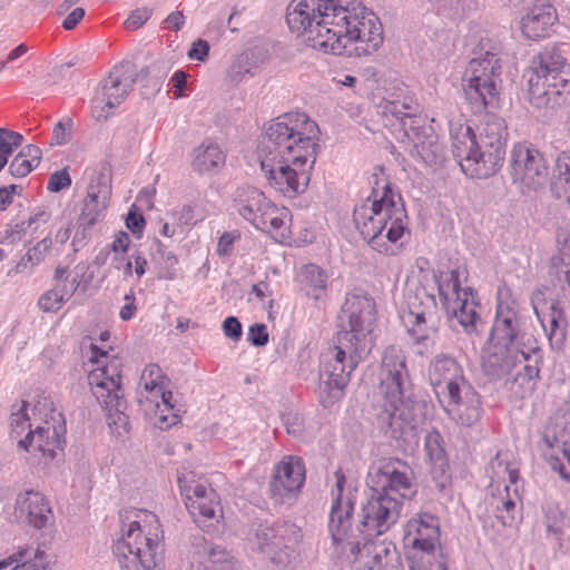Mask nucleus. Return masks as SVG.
<instances>
[{
  "label": "nucleus",
  "instance_id": "43",
  "mask_svg": "<svg viewBox=\"0 0 570 570\" xmlns=\"http://www.w3.org/2000/svg\"><path fill=\"white\" fill-rule=\"evenodd\" d=\"M494 513L503 527H512L515 522L517 503L512 499H501L495 505Z\"/></svg>",
  "mask_w": 570,
  "mask_h": 570
},
{
  "label": "nucleus",
  "instance_id": "55",
  "mask_svg": "<svg viewBox=\"0 0 570 570\" xmlns=\"http://www.w3.org/2000/svg\"><path fill=\"white\" fill-rule=\"evenodd\" d=\"M154 245L156 252L161 256L166 264L167 272L164 277L166 279H173L175 277V273L170 272V269H173L178 263L176 255H174L171 252H166L164 249V245L159 240H155Z\"/></svg>",
  "mask_w": 570,
  "mask_h": 570
},
{
  "label": "nucleus",
  "instance_id": "45",
  "mask_svg": "<svg viewBox=\"0 0 570 570\" xmlns=\"http://www.w3.org/2000/svg\"><path fill=\"white\" fill-rule=\"evenodd\" d=\"M27 405L28 403L23 401L21 409L11 414V434L14 436H20L26 428H30L29 417L27 414Z\"/></svg>",
  "mask_w": 570,
  "mask_h": 570
},
{
  "label": "nucleus",
  "instance_id": "58",
  "mask_svg": "<svg viewBox=\"0 0 570 570\" xmlns=\"http://www.w3.org/2000/svg\"><path fill=\"white\" fill-rule=\"evenodd\" d=\"M209 55V45L206 40L198 39L188 51V57L194 60L205 61Z\"/></svg>",
  "mask_w": 570,
  "mask_h": 570
},
{
  "label": "nucleus",
  "instance_id": "56",
  "mask_svg": "<svg viewBox=\"0 0 570 570\" xmlns=\"http://www.w3.org/2000/svg\"><path fill=\"white\" fill-rule=\"evenodd\" d=\"M223 331L225 336L234 342L239 341L243 335L242 324L235 316H228L225 318L223 322Z\"/></svg>",
  "mask_w": 570,
  "mask_h": 570
},
{
  "label": "nucleus",
  "instance_id": "44",
  "mask_svg": "<svg viewBox=\"0 0 570 570\" xmlns=\"http://www.w3.org/2000/svg\"><path fill=\"white\" fill-rule=\"evenodd\" d=\"M71 128H72L71 118H66L65 120L57 122L52 130L50 145L51 146H62V145L68 144L71 138Z\"/></svg>",
  "mask_w": 570,
  "mask_h": 570
},
{
  "label": "nucleus",
  "instance_id": "12",
  "mask_svg": "<svg viewBox=\"0 0 570 570\" xmlns=\"http://www.w3.org/2000/svg\"><path fill=\"white\" fill-rule=\"evenodd\" d=\"M412 98L387 100L384 105V115H391L400 121L404 136L413 142L415 153L430 166L439 165L444 160V148L433 127L426 125L422 117L412 115Z\"/></svg>",
  "mask_w": 570,
  "mask_h": 570
},
{
  "label": "nucleus",
  "instance_id": "6",
  "mask_svg": "<svg viewBox=\"0 0 570 570\" xmlns=\"http://www.w3.org/2000/svg\"><path fill=\"white\" fill-rule=\"evenodd\" d=\"M489 341L514 350H523L524 355L528 356L525 365L513 376V383L523 385L539 379L542 351L535 337L527 331L525 320L514 307L502 302L498 303Z\"/></svg>",
  "mask_w": 570,
  "mask_h": 570
},
{
  "label": "nucleus",
  "instance_id": "49",
  "mask_svg": "<svg viewBox=\"0 0 570 570\" xmlns=\"http://www.w3.org/2000/svg\"><path fill=\"white\" fill-rule=\"evenodd\" d=\"M247 341L257 347L265 346L268 343L267 327L263 323L253 324L247 333Z\"/></svg>",
  "mask_w": 570,
  "mask_h": 570
},
{
  "label": "nucleus",
  "instance_id": "61",
  "mask_svg": "<svg viewBox=\"0 0 570 570\" xmlns=\"http://www.w3.org/2000/svg\"><path fill=\"white\" fill-rule=\"evenodd\" d=\"M85 17V9L81 7L75 8L62 21L65 30H72Z\"/></svg>",
  "mask_w": 570,
  "mask_h": 570
},
{
  "label": "nucleus",
  "instance_id": "16",
  "mask_svg": "<svg viewBox=\"0 0 570 570\" xmlns=\"http://www.w3.org/2000/svg\"><path fill=\"white\" fill-rule=\"evenodd\" d=\"M412 480L413 471L405 461L384 458L371 465L366 483L376 493L399 494L400 499H411L416 492Z\"/></svg>",
  "mask_w": 570,
  "mask_h": 570
},
{
  "label": "nucleus",
  "instance_id": "23",
  "mask_svg": "<svg viewBox=\"0 0 570 570\" xmlns=\"http://www.w3.org/2000/svg\"><path fill=\"white\" fill-rule=\"evenodd\" d=\"M440 539L439 520L431 513H419L404 529V543L428 554L434 552Z\"/></svg>",
  "mask_w": 570,
  "mask_h": 570
},
{
  "label": "nucleus",
  "instance_id": "25",
  "mask_svg": "<svg viewBox=\"0 0 570 570\" xmlns=\"http://www.w3.org/2000/svg\"><path fill=\"white\" fill-rule=\"evenodd\" d=\"M135 83L132 62L124 61L115 66L101 83V95L106 107L119 106L132 90Z\"/></svg>",
  "mask_w": 570,
  "mask_h": 570
},
{
  "label": "nucleus",
  "instance_id": "39",
  "mask_svg": "<svg viewBox=\"0 0 570 570\" xmlns=\"http://www.w3.org/2000/svg\"><path fill=\"white\" fill-rule=\"evenodd\" d=\"M194 566H200L208 570H233L229 553L218 546H212L203 560H197Z\"/></svg>",
  "mask_w": 570,
  "mask_h": 570
},
{
  "label": "nucleus",
  "instance_id": "54",
  "mask_svg": "<svg viewBox=\"0 0 570 570\" xmlns=\"http://www.w3.org/2000/svg\"><path fill=\"white\" fill-rule=\"evenodd\" d=\"M142 377L148 379V381H146V383H145L146 390L154 391L157 387L160 389L164 375L158 365L151 364L145 368Z\"/></svg>",
  "mask_w": 570,
  "mask_h": 570
},
{
  "label": "nucleus",
  "instance_id": "29",
  "mask_svg": "<svg viewBox=\"0 0 570 570\" xmlns=\"http://www.w3.org/2000/svg\"><path fill=\"white\" fill-rule=\"evenodd\" d=\"M425 451L431 461V473L436 488L443 491L450 481L449 462L443 448V438L438 431L428 432L425 435Z\"/></svg>",
  "mask_w": 570,
  "mask_h": 570
},
{
  "label": "nucleus",
  "instance_id": "34",
  "mask_svg": "<svg viewBox=\"0 0 570 570\" xmlns=\"http://www.w3.org/2000/svg\"><path fill=\"white\" fill-rule=\"evenodd\" d=\"M193 168L198 174H206L217 170L225 163V155L217 144H205L193 151Z\"/></svg>",
  "mask_w": 570,
  "mask_h": 570
},
{
  "label": "nucleus",
  "instance_id": "50",
  "mask_svg": "<svg viewBox=\"0 0 570 570\" xmlns=\"http://www.w3.org/2000/svg\"><path fill=\"white\" fill-rule=\"evenodd\" d=\"M36 166L29 159L16 155L9 165V173L16 178L26 177Z\"/></svg>",
  "mask_w": 570,
  "mask_h": 570
},
{
  "label": "nucleus",
  "instance_id": "38",
  "mask_svg": "<svg viewBox=\"0 0 570 570\" xmlns=\"http://www.w3.org/2000/svg\"><path fill=\"white\" fill-rule=\"evenodd\" d=\"M549 325L543 324L552 350H561L566 341V318L563 311L554 303L550 306Z\"/></svg>",
  "mask_w": 570,
  "mask_h": 570
},
{
  "label": "nucleus",
  "instance_id": "10",
  "mask_svg": "<svg viewBox=\"0 0 570 570\" xmlns=\"http://www.w3.org/2000/svg\"><path fill=\"white\" fill-rule=\"evenodd\" d=\"M367 353L344 347L336 342L334 347L321 354L317 395L324 407H331L344 395L350 375Z\"/></svg>",
  "mask_w": 570,
  "mask_h": 570
},
{
  "label": "nucleus",
  "instance_id": "5",
  "mask_svg": "<svg viewBox=\"0 0 570 570\" xmlns=\"http://www.w3.org/2000/svg\"><path fill=\"white\" fill-rule=\"evenodd\" d=\"M353 218L361 236L374 250L389 256L396 254L392 244L406 230L403 223L406 212L401 195L390 184L383 186V194L371 205L356 207Z\"/></svg>",
  "mask_w": 570,
  "mask_h": 570
},
{
  "label": "nucleus",
  "instance_id": "37",
  "mask_svg": "<svg viewBox=\"0 0 570 570\" xmlns=\"http://www.w3.org/2000/svg\"><path fill=\"white\" fill-rule=\"evenodd\" d=\"M110 403L100 404L106 411L107 422L110 429L118 435L129 432V416L126 414L127 402L124 395L114 394Z\"/></svg>",
  "mask_w": 570,
  "mask_h": 570
},
{
  "label": "nucleus",
  "instance_id": "59",
  "mask_svg": "<svg viewBox=\"0 0 570 570\" xmlns=\"http://www.w3.org/2000/svg\"><path fill=\"white\" fill-rule=\"evenodd\" d=\"M190 544L191 548L194 549V553L198 556V560H203L207 556L210 547L213 546L208 543V541L202 534H194L190 539Z\"/></svg>",
  "mask_w": 570,
  "mask_h": 570
},
{
  "label": "nucleus",
  "instance_id": "14",
  "mask_svg": "<svg viewBox=\"0 0 570 570\" xmlns=\"http://www.w3.org/2000/svg\"><path fill=\"white\" fill-rule=\"evenodd\" d=\"M255 544L272 563L285 567L302 539L301 529L289 521L259 522L255 529Z\"/></svg>",
  "mask_w": 570,
  "mask_h": 570
},
{
  "label": "nucleus",
  "instance_id": "4",
  "mask_svg": "<svg viewBox=\"0 0 570 570\" xmlns=\"http://www.w3.org/2000/svg\"><path fill=\"white\" fill-rule=\"evenodd\" d=\"M507 126L503 118L487 111L478 136L469 125L451 128L452 154L462 171L471 178H489L502 167Z\"/></svg>",
  "mask_w": 570,
  "mask_h": 570
},
{
  "label": "nucleus",
  "instance_id": "24",
  "mask_svg": "<svg viewBox=\"0 0 570 570\" xmlns=\"http://www.w3.org/2000/svg\"><path fill=\"white\" fill-rule=\"evenodd\" d=\"M110 195V177L102 171L96 174L89 183L87 199L85 200L77 224L85 227H92L106 209Z\"/></svg>",
  "mask_w": 570,
  "mask_h": 570
},
{
  "label": "nucleus",
  "instance_id": "35",
  "mask_svg": "<svg viewBox=\"0 0 570 570\" xmlns=\"http://www.w3.org/2000/svg\"><path fill=\"white\" fill-rule=\"evenodd\" d=\"M298 282L308 297L318 299L326 289L327 274L320 266L307 264L302 267Z\"/></svg>",
  "mask_w": 570,
  "mask_h": 570
},
{
  "label": "nucleus",
  "instance_id": "17",
  "mask_svg": "<svg viewBox=\"0 0 570 570\" xmlns=\"http://www.w3.org/2000/svg\"><path fill=\"white\" fill-rule=\"evenodd\" d=\"M181 494L185 497V505L197 525L206 532H212L215 522L222 517V507L216 500L214 489L202 483L193 485H180Z\"/></svg>",
  "mask_w": 570,
  "mask_h": 570
},
{
  "label": "nucleus",
  "instance_id": "63",
  "mask_svg": "<svg viewBox=\"0 0 570 570\" xmlns=\"http://www.w3.org/2000/svg\"><path fill=\"white\" fill-rule=\"evenodd\" d=\"M130 245V237L126 232H119L112 240L110 248L115 253H126Z\"/></svg>",
  "mask_w": 570,
  "mask_h": 570
},
{
  "label": "nucleus",
  "instance_id": "62",
  "mask_svg": "<svg viewBox=\"0 0 570 570\" xmlns=\"http://www.w3.org/2000/svg\"><path fill=\"white\" fill-rule=\"evenodd\" d=\"M22 158L29 159L35 166H38L41 160V149L36 145H27L18 153Z\"/></svg>",
  "mask_w": 570,
  "mask_h": 570
},
{
  "label": "nucleus",
  "instance_id": "36",
  "mask_svg": "<svg viewBox=\"0 0 570 570\" xmlns=\"http://www.w3.org/2000/svg\"><path fill=\"white\" fill-rule=\"evenodd\" d=\"M551 191L570 204V151L560 153L556 159Z\"/></svg>",
  "mask_w": 570,
  "mask_h": 570
},
{
  "label": "nucleus",
  "instance_id": "33",
  "mask_svg": "<svg viewBox=\"0 0 570 570\" xmlns=\"http://www.w3.org/2000/svg\"><path fill=\"white\" fill-rule=\"evenodd\" d=\"M419 316L440 314L436 298L430 293L425 286H416L414 291H410L406 296V308L402 316Z\"/></svg>",
  "mask_w": 570,
  "mask_h": 570
},
{
  "label": "nucleus",
  "instance_id": "31",
  "mask_svg": "<svg viewBox=\"0 0 570 570\" xmlns=\"http://www.w3.org/2000/svg\"><path fill=\"white\" fill-rule=\"evenodd\" d=\"M49 428L38 426L35 431L29 430L26 438L18 442V446L24 451H29L30 448H33L45 456L53 459L56 456L55 448H61V442H65V440H61L56 429H53L51 441L49 440Z\"/></svg>",
  "mask_w": 570,
  "mask_h": 570
},
{
  "label": "nucleus",
  "instance_id": "13",
  "mask_svg": "<svg viewBox=\"0 0 570 570\" xmlns=\"http://www.w3.org/2000/svg\"><path fill=\"white\" fill-rule=\"evenodd\" d=\"M235 204L239 215L255 228L273 237L285 236V208H278L263 191L253 186L236 191Z\"/></svg>",
  "mask_w": 570,
  "mask_h": 570
},
{
  "label": "nucleus",
  "instance_id": "64",
  "mask_svg": "<svg viewBox=\"0 0 570 570\" xmlns=\"http://www.w3.org/2000/svg\"><path fill=\"white\" fill-rule=\"evenodd\" d=\"M49 219V213L46 210H38L37 213L32 214L28 220H23L20 224L16 225V228L18 230H26L27 228L31 227L36 223H46Z\"/></svg>",
  "mask_w": 570,
  "mask_h": 570
},
{
  "label": "nucleus",
  "instance_id": "21",
  "mask_svg": "<svg viewBox=\"0 0 570 570\" xmlns=\"http://www.w3.org/2000/svg\"><path fill=\"white\" fill-rule=\"evenodd\" d=\"M305 481V465L302 459L282 461L269 482L272 498L277 503H284L286 499H293L301 490Z\"/></svg>",
  "mask_w": 570,
  "mask_h": 570
},
{
  "label": "nucleus",
  "instance_id": "11",
  "mask_svg": "<svg viewBox=\"0 0 570 570\" xmlns=\"http://www.w3.org/2000/svg\"><path fill=\"white\" fill-rule=\"evenodd\" d=\"M112 554L120 570H160L164 544L157 534H144L139 522L132 521L127 531L114 542Z\"/></svg>",
  "mask_w": 570,
  "mask_h": 570
},
{
  "label": "nucleus",
  "instance_id": "3",
  "mask_svg": "<svg viewBox=\"0 0 570 570\" xmlns=\"http://www.w3.org/2000/svg\"><path fill=\"white\" fill-rule=\"evenodd\" d=\"M380 391L385 400L379 414L381 428L399 446L413 451L420 442L423 406L413 393L406 356L399 346L390 345L382 354Z\"/></svg>",
  "mask_w": 570,
  "mask_h": 570
},
{
  "label": "nucleus",
  "instance_id": "22",
  "mask_svg": "<svg viewBox=\"0 0 570 570\" xmlns=\"http://www.w3.org/2000/svg\"><path fill=\"white\" fill-rule=\"evenodd\" d=\"M88 383L100 404H109L114 394L124 395L121 390V362L118 357L97 364L88 374Z\"/></svg>",
  "mask_w": 570,
  "mask_h": 570
},
{
  "label": "nucleus",
  "instance_id": "46",
  "mask_svg": "<svg viewBox=\"0 0 570 570\" xmlns=\"http://www.w3.org/2000/svg\"><path fill=\"white\" fill-rule=\"evenodd\" d=\"M239 238V230L223 233L217 243V255L220 257H229L234 250V243Z\"/></svg>",
  "mask_w": 570,
  "mask_h": 570
},
{
  "label": "nucleus",
  "instance_id": "48",
  "mask_svg": "<svg viewBox=\"0 0 570 570\" xmlns=\"http://www.w3.org/2000/svg\"><path fill=\"white\" fill-rule=\"evenodd\" d=\"M71 185V178L67 169L52 173L49 176L47 188L51 193H59Z\"/></svg>",
  "mask_w": 570,
  "mask_h": 570
},
{
  "label": "nucleus",
  "instance_id": "52",
  "mask_svg": "<svg viewBox=\"0 0 570 570\" xmlns=\"http://www.w3.org/2000/svg\"><path fill=\"white\" fill-rule=\"evenodd\" d=\"M41 243H39L33 248L29 249L26 255H23L20 261L16 265V272L22 273L24 269L29 267H33L35 265L39 264V262L42 259L41 252L39 250V246Z\"/></svg>",
  "mask_w": 570,
  "mask_h": 570
},
{
  "label": "nucleus",
  "instance_id": "9",
  "mask_svg": "<svg viewBox=\"0 0 570 570\" xmlns=\"http://www.w3.org/2000/svg\"><path fill=\"white\" fill-rule=\"evenodd\" d=\"M501 69L500 59L491 51L470 60L462 78V87L473 114H482L498 107Z\"/></svg>",
  "mask_w": 570,
  "mask_h": 570
},
{
  "label": "nucleus",
  "instance_id": "40",
  "mask_svg": "<svg viewBox=\"0 0 570 570\" xmlns=\"http://www.w3.org/2000/svg\"><path fill=\"white\" fill-rule=\"evenodd\" d=\"M454 317L463 326L466 333L476 332V323L480 321V316L472 304L464 299L459 309H454Z\"/></svg>",
  "mask_w": 570,
  "mask_h": 570
},
{
  "label": "nucleus",
  "instance_id": "20",
  "mask_svg": "<svg viewBox=\"0 0 570 570\" xmlns=\"http://www.w3.org/2000/svg\"><path fill=\"white\" fill-rule=\"evenodd\" d=\"M14 515L20 523L37 530L55 523V515L49 500L39 491L26 490L17 495Z\"/></svg>",
  "mask_w": 570,
  "mask_h": 570
},
{
  "label": "nucleus",
  "instance_id": "8",
  "mask_svg": "<svg viewBox=\"0 0 570 570\" xmlns=\"http://www.w3.org/2000/svg\"><path fill=\"white\" fill-rule=\"evenodd\" d=\"M375 321L376 306L370 295L347 294L338 315L337 343L368 354L374 345L372 333Z\"/></svg>",
  "mask_w": 570,
  "mask_h": 570
},
{
  "label": "nucleus",
  "instance_id": "27",
  "mask_svg": "<svg viewBox=\"0 0 570 570\" xmlns=\"http://www.w3.org/2000/svg\"><path fill=\"white\" fill-rule=\"evenodd\" d=\"M406 332L414 345L420 346L417 354L430 353L439 338L442 323L441 314H428L425 316H402Z\"/></svg>",
  "mask_w": 570,
  "mask_h": 570
},
{
  "label": "nucleus",
  "instance_id": "1",
  "mask_svg": "<svg viewBox=\"0 0 570 570\" xmlns=\"http://www.w3.org/2000/svg\"><path fill=\"white\" fill-rule=\"evenodd\" d=\"M286 22L309 47L333 55L368 56L384 39L376 14L354 0H292Z\"/></svg>",
  "mask_w": 570,
  "mask_h": 570
},
{
  "label": "nucleus",
  "instance_id": "28",
  "mask_svg": "<svg viewBox=\"0 0 570 570\" xmlns=\"http://www.w3.org/2000/svg\"><path fill=\"white\" fill-rule=\"evenodd\" d=\"M557 20V10L551 4H538L521 18V31L531 40L547 38L551 35Z\"/></svg>",
  "mask_w": 570,
  "mask_h": 570
},
{
  "label": "nucleus",
  "instance_id": "42",
  "mask_svg": "<svg viewBox=\"0 0 570 570\" xmlns=\"http://www.w3.org/2000/svg\"><path fill=\"white\" fill-rule=\"evenodd\" d=\"M22 140L21 134L7 128H0V155L9 158L21 146Z\"/></svg>",
  "mask_w": 570,
  "mask_h": 570
},
{
  "label": "nucleus",
  "instance_id": "7",
  "mask_svg": "<svg viewBox=\"0 0 570 570\" xmlns=\"http://www.w3.org/2000/svg\"><path fill=\"white\" fill-rule=\"evenodd\" d=\"M564 63L566 59L556 46L544 48L533 60L528 96L537 109H554L564 102L563 92L570 86L562 71Z\"/></svg>",
  "mask_w": 570,
  "mask_h": 570
},
{
  "label": "nucleus",
  "instance_id": "30",
  "mask_svg": "<svg viewBox=\"0 0 570 570\" xmlns=\"http://www.w3.org/2000/svg\"><path fill=\"white\" fill-rule=\"evenodd\" d=\"M49 556L39 547H21L10 557L0 561V570H46Z\"/></svg>",
  "mask_w": 570,
  "mask_h": 570
},
{
  "label": "nucleus",
  "instance_id": "18",
  "mask_svg": "<svg viewBox=\"0 0 570 570\" xmlns=\"http://www.w3.org/2000/svg\"><path fill=\"white\" fill-rule=\"evenodd\" d=\"M429 381L439 399L441 395L455 396L459 390V383L463 389H469V381L464 377L462 366L456 358L446 353L436 354L428 367Z\"/></svg>",
  "mask_w": 570,
  "mask_h": 570
},
{
  "label": "nucleus",
  "instance_id": "41",
  "mask_svg": "<svg viewBox=\"0 0 570 570\" xmlns=\"http://www.w3.org/2000/svg\"><path fill=\"white\" fill-rule=\"evenodd\" d=\"M174 216L179 226H194L206 218L205 209L196 204H187L180 210L175 212Z\"/></svg>",
  "mask_w": 570,
  "mask_h": 570
},
{
  "label": "nucleus",
  "instance_id": "60",
  "mask_svg": "<svg viewBox=\"0 0 570 570\" xmlns=\"http://www.w3.org/2000/svg\"><path fill=\"white\" fill-rule=\"evenodd\" d=\"M164 24L166 28L171 29L174 31H179L185 24V14L183 11H174L169 13L164 20Z\"/></svg>",
  "mask_w": 570,
  "mask_h": 570
},
{
  "label": "nucleus",
  "instance_id": "57",
  "mask_svg": "<svg viewBox=\"0 0 570 570\" xmlns=\"http://www.w3.org/2000/svg\"><path fill=\"white\" fill-rule=\"evenodd\" d=\"M146 225V220L141 213L135 206L130 208L126 217V226L132 234H141Z\"/></svg>",
  "mask_w": 570,
  "mask_h": 570
},
{
  "label": "nucleus",
  "instance_id": "53",
  "mask_svg": "<svg viewBox=\"0 0 570 570\" xmlns=\"http://www.w3.org/2000/svg\"><path fill=\"white\" fill-rule=\"evenodd\" d=\"M79 284L80 281L78 277H73L71 284H68V282L56 283L52 289L57 293V302H62L65 304L75 294Z\"/></svg>",
  "mask_w": 570,
  "mask_h": 570
},
{
  "label": "nucleus",
  "instance_id": "26",
  "mask_svg": "<svg viewBox=\"0 0 570 570\" xmlns=\"http://www.w3.org/2000/svg\"><path fill=\"white\" fill-rule=\"evenodd\" d=\"M469 389L470 392L463 389V384L459 383L455 396L441 395V397H448V413L463 426H472L478 423L483 412L479 393L470 383Z\"/></svg>",
  "mask_w": 570,
  "mask_h": 570
},
{
  "label": "nucleus",
  "instance_id": "32",
  "mask_svg": "<svg viewBox=\"0 0 570 570\" xmlns=\"http://www.w3.org/2000/svg\"><path fill=\"white\" fill-rule=\"evenodd\" d=\"M259 50L249 48L233 57L226 72V80L233 86L239 85L246 76L253 77L259 65Z\"/></svg>",
  "mask_w": 570,
  "mask_h": 570
},
{
  "label": "nucleus",
  "instance_id": "2",
  "mask_svg": "<svg viewBox=\"0 0 570 570\" xmlns=\"http://www.w3.org/2000/svg\"><path fill=\"white\" fill-rule=\"evenodd\" d=\"M317 124L304 112L274 119L258 146L261 169L271 187L287 197L303 194L320 150Z\"/></svg>",
  "mask_w": 570,
  "mask_h": 570
},
{
  "label": "nucleus",
  "instance_id": "47",
  "mask_svg": "<svg viewBox=\"0 0 570 570\" xmlns=\"http://www.w3.org/2000/svg\"><path fill=\"white\" fill-rule=\"evenodd\" d=\"M153 14V10L148 7L138 8L130 12L125 21V28L128 30H136L140 28Z\"/></svg>",
  "mask_w": 570,
  "mask_h": 570
},
{
  "label": "nucleus",
  "instance_id": "15",
  "mask_svg": "<svg viewBox=\"0 0 570 570\" xmlns=\"http://www.w3.org/2000/svg\"><path fill=\"white\" fill-rule=\"evenodd\" d=\"M509 175L512 184L525 194L544 186L549 166L543 154L533 144L518 142L510 151Z\"/></svg>",
  "mask_w": 570,
  "mask_h": 570
},
{
  "label": "nucleus",
  "instance_id": "51",
  "mask_svg": "<svg viewBox=\"0 0 570 570\" xmlns=\"http://www.w3.org/2000/svg\"><path fill=\"white\" fill-rule=\"evenodd\" d=\"M56 299L58 301L57 293L51 288L39 297L38 306L45 313H56L63 305L62 302H56Z\"/></svg>",
  "mask_w": 570,
  "mask_h": 570
},
{
  "label": "nucleus",
  "instance_id": "19",
  "mask_svg": "<svg viewBox=\"0 0 570 570\" xmlns=\"http://www.w3.org/2000/svg\"><path fill=\"white\" fill-rule=\"evenodd\" d=\"M523 350H514L492 341L482 348L481 370L490 381H498L507 377L517 367L524 363L528 356Z\"/></svg>",
  "mask_w": 570,
  "mask_h": 570
}]
</instances>
